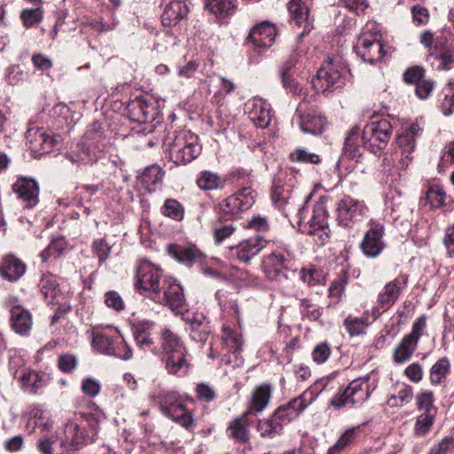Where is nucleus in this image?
I'll use <instances>...</instances> for the list:
<instances>
[{"label":"nucleus","mask_w":454,"mask_h":454,"mask_svg":"<svg viewBox=\"0 0 454 454\" xmlns=\"http://www.w3.org/2000/svg\"><path fill=\"white\" fill-rule=\"evenodd\" d=\"M188 6L181 0H175L168 3L161 15L162 24L167 27H172L187 16Z\"/></svg>","instance_id":"nucleus-26"},{"label":"nucleus","mask_w":454,"mask_h":454,"mask_svg":"<svg viewBox=\"0 0 454 454\" xmlns=\"http://www.w3.org/2000/svg\"><path fill=\"white\" fill-rule=\"evenodd\" d=\"M289 159L293 162H299L304 164H318L320 162L319 155L309 152L307 149L296 148L290 153Z\"/></svg>","instance_id":"nucleus-45"},{"label":"nucleus","mask_w":454,"mask_h":454,"mask_svg":"<svg viewBox=\"0 0 454 454\" xmlns=\"http://www.w3.org/2000/svg\"><path fill=\"white\" fill-rule=\"evenodd\" d=\"M161 359L169 374L184 376L190 363L188 351L181 339L169 329H162L160 336Z\"/></svg>","instance_id":"nucleus-1"},{"label":"nucleus","mask_w":454,"mask_h":454,"mask_svg":"<svg viewBox=\"0 0 454 454\" xmlns=\"http://www.w3.org/2000/svg\"><path fill=\"white\" fill-rule=\"evenodd\" d=\"M27 145L34 158L49 153L55 145V139L45 133L43 129L31 128L26 132Z\"/></svg>","instance_id":"nucleus-18"},{"label":"nucleus","mask_w":454,"mask_h":454,"mask_svg":"<svg viewBox=\"0 0 454 454\" xmlns=\"http://www.w3.org/2000/svg\"><path fill=\"white\" fill-rule=\"evenodd\" d=\"M154 323L148 320L138 321L132 325V333L136 343L141 348H149L153 345L151 337V330L153 328Z\"/></svg>","instance_id":"nucleus-29"},{"label":"nucleus","mask_w":454,"mask_h":454,"mask_svg":"<svg viewBox=\"0 0 454 454\" xmlns=\"http://www.w3.org/2000/svg\"><path fill=\"white\" fill-rule=\"evenodd\" d=\"M20 19L27 27L37 25L43 19V10L41 8L25 9L21 12Z\"/></svg>","instance_id":"nucleus-50"},{"label":"nucleus","mask_w":454,"mask_h":454,"mask_svg":"<svg viewBox=\"0 0 454 454\" xmlns=\"http://www.w3.org/2000/svg\"><path fill=\"white\" fill-rule=\"evenodd\" d=\"M335 211L339 224L351 227L365 216L367 207L364 201L345 195L336 202Z\"/></svg>","instance_id":"nucleus-8"},{"label":"nucleus","mask_w":454,"mask_h":454,"mask_svg":"<svg viewBox=\"0 0 454 454\" xmlns=\"http://www.w3.org/2000/svg\"><path fill=\"white\" fill-rule=\"evenodd\" d=\"M257 430L262 437L274 438L281 433L280 426L270 418L266 420H260L257 425Z\"/></svg>","instance_id":"nucleus-48"},{"label":"nucleus","mask_w":454,"mask_h":454,"mask_svg":"<svg viewBox=\"0 0 454 454\" xmlns=\"http://www.w3.org/2000/svg\"><path fill=\"white\" fill-rule=\"evenodd\" d=\"M282 83L284 88L295 96L304 95V90L300 83L292 79L290 74H286V71H281L280 74Z\"/></svg>","instance_id":"nucleus-54"},{"label":"nucleus","mask_w":454,"mask_h":454,"mask_svg":"<svg viewBox=\"0 0 454 454\" xmlns=\"http://www.w3.org/2000/svg\"><path fill=\"white\" fill-rule=\"evenodd\" d=\"M271 395V387L269 384L263 383L258 386L252 394L250 409L261 412L269 403Z\"/></svg>","instance_id":"nucleus-32"},{"label":"nucleus","mask_w":454,"mask_h":454,"mask_svg":"<svg viewBox=\"0 0 454 454\" xmlns=\"http://www.w3.org/2000/svg\"><path fill=\"white\" fill-rule=\"evenodd\" d=\"M445 97L441 108L444 115L449 116L454 111V83L449 82L444 88Z\"/></svg>","instance_id":"nucleus-52"},{"label":"nucleus","mask_w":454,"mask_h":454,"mask_svg":"<svg viewBox=\"0 0 454 454\" xmlns=\"http://www.w3.org/2000/svg\"><path fill=\"white\" fill-rule=\"evenodd\" d=\"M91 247L93 254L99 260V264L104 263L108 258L111 247L105 239H99L93 241Z\"/></svg>","instance_id":"nucleus-51"},{"label":"nucleus","mask_w":454,"mask_h":454,"mask_svg":"<svg viewBox=\"0 0 454 454\" xmlns=\"http://www.w3.org/2000/svg\"><path fill=\"white\" fill-rule=\"evenodd\" d=\"M277 34V28L273 24L263 21L251 28L247 40L262 51L271 47Z\"/></svg>","instance_id":"nucleus-20"},{"label":"nucleus","mask_w":454,"mask_h":454,"mask_svg":"<svg viewBox=\"0 0 454 454\" xmlns=\"http://www.w3.org/2000/svg\"><path fill=\"white\" fill-rule=\"evenodd\" d=\"M127 108L134 121L144 123L148 121L151 117L150 106L141 98H136L129 102Z\"/></svg>","instance_id":"nucleus-31"},{"label":"nucleus","mask_w":454,"mask_h":454,"mask_svg":"<svg viewBox=\"0 0 454 454\" xmlns=\"http://www.w3.org/2000/svg\"><path fill=\"white\" fill-rule=\"evenodd\" d=\"M236 231L232 223L215 225L214 229V239L216 244L222 243L224 239L231 237Z\"/></svg>","instance_id":"nucleus-56"},{"label":"nucleus","mask_w":454,"mask_h":454,"mask_svg":"<svg viewBox=\"0 0 454 454\" xmlns=\"http://www.w3.org/2000/svg\"><path fill=\"white\" fill-rule=\"evenodd\" d=\"M257 192L250 186L239 189L218 204V208L224 215H237L248 210L255 202Z\"/></svg>","instance_id":"nucleus-12"},{"label":"nucleus","mask_w":454,"mask_h":454,"mask_svg":"<svg viewBox=\"0 0 454 454\" xmlns=\"http://www.w3.org/2000/svg\"><path fill=\"white\" fill-rule=\"evenodd\" d=\"M162 270L150 262H142L137 270L136 288L141 294L153 299L160 291L163 279Z\"/></svg>","instance_id":"nucleus-6"},{"label":"nucleus","mask_w":454,"mask_h":454,"mask_svg":"<svg viewBox=\"0 0 454 454\" xmlns=\"http://www.w3.org/2000/svg\"><path fill=\"white\" fill-rule=\"evenodd\" d=\"M288 9L291 13V22L298 27H303L301 35L310 31L312 25L309 20V9L303 2H289Z\"/></svg>","instance_id":"nucleus-27"},{"label":"nucleus","mask_w":454,"mask_h":454,"mask_svg":"<svg viewBox=\"0 0 454 454\" xmlns=\"http://www.w3.org/2000/svg\"><path fill=\"white\" fill-rule=\"evenodd\" d=\"M229 435L236 442L245 443L248 442V429L246 424V414L242 418H237L228 427Z\"/></svg>","instance_id":"nucleus-38"},{"label":"nucleus","mask_w":454,"mask_h":454,"mask_svg":"<svg viewBox=\"0 0 454 454\" xmlns=\"http://www.w3.org/2000/svg\"><path fill=\"white\" fill-rule=\"evenodd\" d=\"M330 354L331 349L329 345L323 342L315 347L312 356L315 362L317 364H322L328 359Z\"/></svg>","instance_id":"nucleus-64"},{"label":"nucleus","mask_w":454,"mask_h":454,"mask_svg":"<svg viewBox=\"0 0 454 454\" xmlns=\"http://www.w3.org/2000/svg\"><path fill=\"white\" fill-rule=\"evenodd\" d=\"M105 304L116 311L124 309V301L121 295L115 291H109L105 295Z\"/></svg>","instance_id":"nucleus-58"},{"label":"nucleus","mask_w":454,"mask_h":454,"mask_svg":"<svg viewBox=\"0 0 454 454\" xmlns=\"http://www.w3.org/2000/svg\"><path fill=\"white\" fill-rule=\"evenodd\" d=\"M434 421V418L430 412H423L417 418L414 434L417 436H424L431 429Z\"/></svg>","instance_id":"nucleus-46"},{"label":"nucleus","mask_w":454,"mask_h":454,"mask_svg":"<svg viewBox=\"0 0 454 454\" xmlns=\"http://www.w3.org/2000/svg\"><path fill=\"white\" fill-rule=\"evenodd\" d=\"M424 78V69L419 67H414L407 69L403 74V80L410 84H417Z\"/></svg>","instance_id":"nucleus-63"},{"label":"nucleus","mask_w":454,"mask_h":454,"mask_svg":"<svg viewBox=\"0 0 454 454\" xmlns=\"http://www.w3.org/2000/svg\"><path fill=\"white\" fill-rule=\"evenodd\" d=\"M12 191L26 203L27 208L34 207L39 202V185L35 179L19 177L12 184Z\"/></svg>","instance_id":"nucleus-23"},{"label":"nucleus","mask_w":454,"mask_h":454,"mask_svg":"<svg viewBox=\"0 0 454 454\" xmlns=\"http://www.w3.org/2000/svg\"><path fill=\"white\" fill-rule=\"evenodd\" d=\"M354 51L363 61L370 64L380 61L385 54L379 35L369 30L364 31L358 36Z\"/></svg>","instance_id":"nucleus-10"},{"label":"nucleus","mask_w":454,"mask_h":454,"mask_svg":"<svg viewBox=\"0 0 454 454\" xmlns=\"http://www.w3.org/2000/svg\"><path fill=\"white\" fill-rule=\"evenodd\" d=\"M424 128L416 121L397 137L396 141L401 149V160L403 165L407 166L411 161L416 141L421 137Z\"/></svg>","instance_id":"nucleus-19"},{"label":"nucleus","mask_w":454,"mask_h":454,"mask_svg":"<svg viewBox=\"0 0 454 454\" xmlns=\"http://www.w3.org/2000/svg\"><path fill=\"white\" fill-rule=\"evenodd\" d=\"M153 301L168 306L176 313H182L185 309L183 288L172 278H164L160 291L157 292Z\"/></svg>","instance_id":"nucleus-9"},{"label":"nucleus","mask_w":454,"mask_h":454,"mask_svg":"<svg viewBox=\"0 0 454 454\" xmlns=\"http://www.w3.org/2000/svg\"><path fill=\"white\" fill-rule=\"evenodd\" d=\"M340 64L328 58L312 78L313 88L321 93L332 92L344 85Z\"/></svg>","instance_id":"nucleus-5"},{"label":"nucleus","mask_w":454,"mask_h":454,"mask_svg":"<svg viewBox=\"0 0 454 454\" xmlns=\"http://www.w3.org/2000/svg\"><path fill=\"white\" fill-rule=\"evenodd\" d=\"M290 254L287 256L281 251H274L265 256L262 262V267L267 277L271 280L280 281L286 278L285 270L291 263Z\"/></svg>","instance_id":"nucleus-22"},{"label":"nucleus","mask_w":454,"mask_h":454,"mask_svg":"<svg viewBox=\"0 0 454 454\" xmlns=\"http://www.w3.org/2000/svg\"><path fill=\"white\" fill-rule=\"evenodd\" d=\"M10 306V322L13 331L20 335H27L33 325L31 312L20 304L16 296H10L7 300Z\"/></svg>","instance_id":"nucleus-16"},{"label":"nucleus","mask_w":454,"mask_h":454,"mask_svg":"<svg viewBox=\"0 0 454 454\" xmlns=\"http://www.w3.org/2000/svg\"><path fill=\"white\" fill-rule=\"evenodd\" d=\"M271 419L275 423H277L278 425L279 424L280 430L282 431L283 427L285 425H287L295 419V413H294L293 415L290 414L286 410V408H284V406L281 405L275 411V412L271 416Z\"/></svg>","instance_id":"nucleus-57"},{"label":"nucleus","mask_w":454,"mask_h":454,"mask_svg":"<svg viewBox=\"0 0 454 454\" xmlns=\"http://www.w3.org/2000/svg\"><path fill=\"white\" fill-rule=\"evenodd\" d=\"M301 278L304 283L312 286L322 283L324 281V275L322 270L315 268L302 269L301 270Z\"/></svg>","instance_id":"nucleus-53"},{"label":"nucleus","mask_w":454,"mask_h":454,"mask_svg":"<svg viewBox=\"0 0 454 454\" xmlns=\"http://www.w3.org/2000/svg\"><path fill=\"white\" fill-rule=\"evenodd\" d=\"M360 143H363V141L359 136V129L355 127L348 132L345 139L343 155L351 160L361 157L363 152Z\"/></svg>","instance_id":"nucleus-30"},{"label":"nucleus","mask_w":454,"mask_h":454,"mask_svg":"<svg viewBox=\"0 0 454 454\" xmlns=\"http://www.w3.org/2000/svg\"><path fill=\"white\" fill-rule=\"evenodd\" d=\"M417 345L416 340H413L411 336L405 335L394 352L395 362L402 364L408 361L415 351Z\"/></svg>","instance_id":"nucleus-35"},{"label":"nucleus","mask_w":454,"mask_h":454,"mask_svg":"<svg viewBox=\"0 0 454 454\" xmlns=\"http://www.w3.org/2000/svg\"><path fill=\"white\" fill-rule=\"evenodd\" d=\"M325 200L320 198L315 204L312 215L304 224L302 231L308 235H317L324 243L329 238L328 211Z\"/></svg>","instance_id":"nucleus-11"},{"label":"nucleus","mask_w":454,"mask_h":454,"mask_svg":"<svg viewBox=\"0 0 454 454\" xmlns=\"http://www.w3.org/2000/svg\"><path fill=\"white\" fill-rule=\"evenodd\" d=\"M370 395L369 383L367 379H356L341 392L334 395L331 404L337 409L345 406L348 403H362L368 399Z\"/></svg>","instance_id":"nucleus-13"},{"label":"nucleus","mask_w":454,"mask_h":454,"mask_svg":"<svg viewBox=\"0 0 454 454\" xmlns=\"http://www.w3.org/2000/svg\"><path fill=\"white\" fill-rule=\"evenodd\" d=\"M286 172L279 171L273 181L271 199L275 206L288 215L287 207L293 205V189L294 185L287 182Z\"/></svg>","instance_id":"nucleus-14"},{"label":"nucleus","mask_w":454,"mask_h":454,"mask_svg":"<svg viewBox=\"0 0 454 454\" xmlns=\"http://www.w3.org/2000/svg\"><path fill=\"white\" fill-rule=\"evenodd\" d=\"M85 442V433L74 422H68L65 428V437L61 440V446L67 450L81 449Z\"/></svg>","instance_id":"nucleus-25"},{"label":"nucleus","mask_w":454,"mask_h":454,"mask_svg":"<svg viewBox=\"0 0 454 454\" xmlns=\"http://www.w3.org/2000/svg\"><path fill=\"white\" fill-rule=\"evenodd\" d=\"M434 398L430 390H422L416 395V404L419 410H426L425 412H430Z\"/></svg>","instance_id":"nucleus-55"},{"label":"nucleus","mask_w":454,"mask_h":454,"mask_svg":"<svg viewBox=\"0 0 454 454\" xmlns=\"http://www.w3.org/2000/svg\"><path fill=\"white\" fill-rule=\"evenodd\" d=\"M225 183V179L211 171L201 172L197 179L198 186L204 191L223 189Z\"/></svg>","instance_id":"nucleus-34"},{"label":"nucleus","mask_w":454,"mask_h":454,"mask_svg":"<svg viewBox=\"0 0 454 454\" xmlns=\"http://www.w3.org/2000/svg\"><path fill=\"white\" fill-rule=\"evenodd\" d=\"M201 152L199 137L190 131L180 132L169 147V157L176 164L191 162Z\"/></svg>","instance_id":"nucleus-3"},{"label":"nucleus","mask_w":454,"mask_h":454,"mask_svg":"<svg viewBox=\"0 0 454 454\" xmlns=\"http://www.w3.org/2000/svg\"><path fill=\"white\" fill-rule=\"evenodd\" d=\"M427 58L436 70H450L454 67V45L446 38L438 37Z\"/></svg>","instance_id":"nucleus-15"},{"label":"nucleus","mask_w":454,"mask_h":454,"mask_svg":"<svg viewBox=\"0 0 454 454\" xmlns=\"http://www.w3.org/2000/svg\"><path fill=\"white\" fill-rule=\"evenodd\" d=\"M284 408L290 413H295V419L300 415V413L307 407L306 401L303 397L298 396L292 399L286 404H283Z\"/></svg>","instance_id":"nucleus-60"},{"label":"nucleus","mask_w":454,"mask_h":454,"mask_svg":"<svg viewBox=\"0 0 454 454\" xmlns=\"http://www.w3.org/2000/svg\"><path fill=\"white\" fill-rule=\"evenodd\" d=\"M174 256L180 262L192 264L193 262L200 261L204 257V254L195 246H189L186 247L175 248Z\"/></svg>","instance_id":"nucleus-39"},{"label":"nucleus","mask_w":454,"mask_h":454,"mask_svg":"<svg viewBox=\"0 0 454 454\" xmlns=\"http://www.w3.org/2000/svg\"><path fill=\"white\" fill-rule=\"evenodd\" d=\"M161 412L171 420L188 429L194 424L191 412L175 391L162 392L157 396Z\"/></svg>","instance_id":"nucleus-2"},{"label":"nucleus","mask_w":454,"mask_h":454,"mask_svg":"<svg viewBox=\"0 0 454 454\" xmlns=\"http://www.w3.org/2000/svg\"><path fill=\"white\" fill-rule=\"evenodd\" d=\"M223 340L233 354H238L241 351L243 340L239 332L232 330L230 326H223Z\"/></svg>","instance_id":"nucleus-41"},{"label":"nucleus","mask_w":454,"mask_h":454,"mask_svg":"<svg viewBox=\"0 0 454 454\" xmlns=\"http://www.w3.org/2000/svg\"><path fill=\"white\" fill-rule=\"evenodd\" d=\"M450 369V364L447 357H442L430 369V381L434 385L441 384L445 380Z\"/></svg>","instance_id":"nucleus-40"},{"label":"nucleus","mask_w":454,"mask_h":454,"mask_svg":"<svg viewBox=\"0 0 454 454\" xmlns=\"http://www.w3.org/2000/svg\"><path fill=\"white\" fill-rule=\"evenodd\" d=\"M434 88V82L433 81L423 78L416 84L415 92L419 98L426 99L429 97Z\"/></svg>","instance_id":"nucleus-61"},{"label":"nucleus","mask_w":454,"mask_h":454,"mask_svg":"<svg viewBox=\"0 0 454 454\" xmlns=\"http://www.w3.org/2000/svg\"><path fill=\"white\" fill-rule=\"evenodd\" d=\"M400 288L395 281L387 283L384 291L379 294L378 305L383 310L389 309L397 300Z\"/></svg>","instance_id":"nucleus-36"},{"label":"nucleus","mask_w":454,"mask_h":454,"mask_svg":"<svg viewBox=\"0 0 454 454\" xmlns=\"http://www.w3.org/2000/svg\"><path fill=\"white\" fill-rule=\"evenodd\" d=\"M425 200L431 208H439L444 205L445 192L441 186L431 185L426 192Z\"/></svg>","instance_id":"nucleus-43"},{"label":"nucleus","mask_w":454,"mask_h":454,"mask_svg":"<svg viewBox=\"0 0 454 454\" xmlns=\"http://www.w3.org/2000/svg\"><path fill=\"white\" fill-rule=\"evenodd\" d=\"M248 117L255 126L264 129L271 121L270 106L262 98H254L247 105Z\"/></svg>","instance_id":"nucleus-24"},{"label":"nucleus","mask_w":454,"mask_h":454,"mask_svg":"<svg viewBox=\"0 0 454 454\" xmlns=\"http://www.w3.org/2000/svg\"><path fill=\"white\" fill-rule=\"evenodd\" d=\"M266 243L262 236L251 237L240 241L236 247H230V256L237 257L240 262L248 263L266 247Z\"/></svg>","instance_id":"nucleus-21"},{"label":"nucleus","mask_w":454,"mask_h":454,"mask_svg":"<svg viewBox=\"0 0 454 454\" xmlns=\"http://www.w3.org/2000/svg\"><path fill=\"white\" fill-rule=\"evenodd\" d=\"M142 184L146 185L147 188L151 191L153 188L151 185H156L162 179V173L158 167L152 166L147 168L141 176Z\"/></svg>","instance_id":"nucleus-49"},{"label":"nucleus","mask_w":454,"mask_h":454,"mask_svg":"<svg viewBox=\"0 0 454 454\" xmlns=\"http://www.w3.org/2000/svg\"><path fill=\"white\" fill-rule=\"evenodd\" d=\"M393 133V127L387 119L372 121L364 126L362 141L364 147L375 153V149L387 147Z\"/></svg>","instance_id":"nucleus-7"},{"label":"nucleus","mask_w":454,"mask_h":454,"mask_svg":"<svg viewBox=\"0 0 454 454\" xmlns=\"http://www.w3.org/2000/svg\"><path fill=\"white\" fill-rule=\"evenodd\" d=\"M92 346L102 354L107 356L116 355L114 339L105 333H94Z\"/></svg>","instance_id":"nucleus-42"},{"label":"nucleus","mask_w":454,"mask_h":454,"mask_svg":"<svg viewBox=\"0 0 454 454\" xmlns=\"http://www.w3.org/2000/svg\"><path fill=\"white\" fill-rule=\"evenodd\" d=\"M77 365V359L74 356L66 354L60 356L59 358V368L61 372L69 373L72 372Z\"/></svg>","instance_id":"nucleus-62"},{"label":"nucleus","mask_w":454,"mask_h":454,"mask_svg":"<svg viewBox=\"0 0 454 454\" xmlns=\"http://www.w3.org/2000/svg\"><path fill=\"white\" fill-rule=\"evenodd\" d=\"M84 139L96 145L102 137V128L98 121L92 122L84 134Z\"/></svg>","instance_id":"nucleus-59"},{"label":"nucleus","mask_w":454,"mask_h":454,"mask_svg":"<svg viewBox=\"0 0 454 454\" xmlns=\"http://www.w3.org/2000/svg\"><path fill=\"white\" fill-rule=\"evenodd\" d=\"M206 9L218 17H227L234 13L237 4L235 0H207Z\"/></svg>","instance_id":"nucleus-33"},{"label":"nucleus","mask_w":454,"mask_h":454,"mask_svg":"<svg viewBox=\"0 0 454 454\" xmlns=\"http://www.w3.org/2000/svg\"><path fill=\"white\" fill-rule=\"evenodd\" d=\"M25 271V263L13 255L6 256L0 266L1 276L9 281L18 280L24 275Z\"/></svg>","instance_id":"nucleus-28"},{"label":"nucleus","mask_w":454,"mask_h":454,"mask_svg":"<svg viewBox=\"0 0 454 454\" xmlns=\"http://www.w3.org/2000/svg\"><path fill=\"white\" fill-rule=\"evenodd\" d=\"M39 288L47 303H53L59 293V285L52 275L43 276L39 282Z\"/></svg>","instance_id":"nucleus-37"},{"label":"nucleus","mask_w":454,"mask_h":454,"mask_svg":"<svg viewBox=\"0 0 454 454\" xmlns=\"http://www.w3.org/2000/svg\"><path fill=\"white\" fill-rule=\"evenodd\" d=\"M344 325L351 336H357L364 333L368 325L362 317L349 316L344 320Z\"/></svg>","instance_id":"nucleus-47"},{"label":"nucleus","mask_w":454,"mask_h":454,"mask_svg":"<svg viewBox=\"0 0 454 454\" xmlns=\"http://www.w3.org/2000/svg\"><path fill=\"white\" fill-rule=\"evenodd\" d=\"M384 226L380 223H371L360 245L363 253L367 257H377L384 249Z\"/></svg>","instance_id":"nucleus-17"},{"label":"nucleus","mask_w":454,"mask_h":454,"mask_svg":"<svg viewBox=\"0 0 454 454\" xmlns=\"http://www.w3.org/2000/svg\"><path fill=\"white\" fill-rule=\"evenodd\" d=\"M162 214L176 221H182L184 215V208L176 200L167 199L162 207Z\"/></svg>","instance_id":"nucleus-44"},{"label":"nucleus","mask_w":454,"mask_h":454,"mask_svg":"<svg viewBox=\"0 0 454 454\" xmlns=\"http://www.w3.org/2000/svg\"><path fill=\"white\" fill-rule=\"evenodd\" d=\"M294 121L303 133L312 135L321 134L327 123L325 116L316 106L310 105L306 97L298 104Z\"/></svg>","instance_id":"nucleus-4"}]
</instances>
